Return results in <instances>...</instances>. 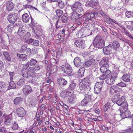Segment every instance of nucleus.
Wrapping results in <instances>:
<instances>
[{
	"instance_id": "20",
	"label": "nucleus",
	"mask_w": 133,
	"mask_h": 133,
	"mask_svg": "<svg viewBox=\"0 0 133 133\" xmlns=\"http://www.w3.org/2000/svg\"><path fill=\"white\" fill-rule=\"evenodd\" d=\"M76 83H75L71 82L68 88V90L70 91H69V92H71V91L72 92H73V90L75 89L76 86Z\"/></svg>"
},
{
	"instance_id": "12",
	"label": "nucleus",
	"mask_w": 133,
	"mask_h": 133,
	"mask_svg": "<svg viewBox=\"0 0 133 133\" xmlns=\"http://www.w3.org/2000/svg\"><path fill=\"white\" fill-rule=\"evenodd\" d=\"M100 65L101 66L100 70L102 73L105 74L106 76H108L110 73V71L107 69V68L108 67H107L106 66L103 65Z\"/></svg>"
},
{
	"instance_id": "23",
	"label": "nucleus",
	"mask_w": 133,
	"mask_h": 133,
	"mask_svg": "<svg viewBox=\"0 0 133 133\" xmlns=\"http://www.w3.org/2000/svg\"><path fill=\"white\" fill-rule=\"evenodd\" d=\"M22 99L20 97L16 98L14 100V103L16 105H19L21 104L22 101Z\"/></svg>"
},
{
	"instance_id": "21",
	"label": "nucleus",
	"mask_w": 133,
	"mask_h": 133,
	"mask_svg": "<svg viewBox=\"0 0 133 133\" xmlns=\"http://www.w3.org/2000/svg\"><path fill=\"white\" fill-rule=\"evenodd\" d=\"M119 90V88L117 85H114L112 86L110 89V92L111 94Z\"/></svg>"
},
{
	"instance_id": "45",
	"label": "nucleus",
	"mask_w": 133,
	"mask_h": 133,
	"mask_svg": "<svg viewBox=\"0 0 133 133\" xmlns=\"http://www.w3.org/2000/svg\"><path fill=\"white\" fill-rule=\"evenodd\" d=\"M25 84V79H20L17 83L18 85L21 86Z\"/></svg>"
},
{
	"instance_id": "48",
	"label": "nucleus",
	"mask_w": 133,
	"mask_h": 133,
	"mask_svg": "<svg viewBox=\"0 0 133 133\" xmlns=\"http://www.w3.org/2000/svg\"><path fill=\"white\" fill-rule=\"evenodd\" d=\"M57 15L58 17H60L63 14V12L62 11L60 10H57L56 11Z\"/></svg>"
},
{
	"instance_id": "24",
	"label": "nucleus",
	"mask_w": 133,
	"mask_h": 133,
	"mask_svg": "<svg viewBox=\"0 0 133 133\" xmlns=\"http://www.w3.org/2000/svg\"><path fill=\"white\" fill-rule=\"evenodd\" d=\"M74 62L75 65L76 67L79 66L81 64L80 59L79 57H76L74 59Z\"/></svg>"
},
{
	"instance_id": "41",
	"label": "nucleus",
	"mask_w": 133,
	"mask_h": 133,
	"mask_svg": "<svg viewBox=\"0 0 133 133\" xmlns=\"http://www.w3.org/2000/svg\"><path fill=\"white\" fill-rule=\"evenodd\" d=\"M77 12H74L72 15L71 18H72L74 20H76L78 18V17L79 16V14L77 13Z\"/></svg>"
},
{
	"instance_id": "11",
	"label": "nucleus",
	"mask_w": 133,
	"mask_h": 133,
	"mask_svg": "<svg viewBox=\"0 0 133 133\" xmlns=\"http://www.w3.org/2000/svg\"><path fill=\"white\" fill-rule=\"evenodd\" d=\"M110 59L108 57L104 58L99 62V65L106 66L107 67H108Z\"/></svg>"
},
{
	"instance_id": "15",
	"label": "nucleus",
	"mask_w": 133,
	"mask_h": 133,
	"mask_svg": "<svg viewBox=\"0 0 133 133\" xmlns=\"http://www.w3.org/2000/svg\"><path fill=\"white\" fill-rule=\"evenodd\" d=\"M21 74L22 76L25 78H29L30 77H32L33 76L31 75L30 74H29L28 72L26 71V69L25 68H23L21 71Z\"/></svg>"
},
{
	"instance_id": "32",
	"label": "nucleus",
	"mask_w": 133,
	"mask_h": 133,
	"mask_svg": "<svg viewBox=\"0 0 133 133\" xmlns=\"http://www.w3.org/2000/svg\"><path fill=\"white\" fill-rule=\"evenodd\" d=\"M85 69L84 67H83L80 68L78 71V75L79 77H83L84 75Z\"/></svg>"
},
{
	"instance_id": "26",
	"label": "nucleus",
	"mask_w": 133,
	"mask_h": 133,
	"mask_svg": "<svg viewBox=\"0 0 133 133\" xmlns=\"http://www.w3.org/2000/svg\"><path fill=\"white\" fill-rule=\"evenodd\" d=\"M69 103L73 104L75 103L77 101V98H76V96L74 94L69 97Z\"/></svg>"
},
{
	"instance_id": "49",
	"label": "nucleus",
	"mask_w": 133,
	"mask_h": 133,
	"mask_svg": "<svg viewBox=\"0 0 133 133\" xmlns=\"http://www.w3.org/2000/svg\"><path fill=\"white\" fill-rule=\"evenodd\" d=\"M103 83V81L97 82L96 83L95 86L101 88Z\"/></svg>"
},
{
	"instance_id": "10",
	"label": "nucleus",
	"mask_w": 133,
	"mask_h": 133,
	"mask_svg": "<svg viewBox=\"0 0 133 133\" xmlns=\"http://www.w3.org/2000/svg\"><path fill=\"white\" fill-rule=\"evenodd\" d=\"M112 49L111 44H109L107 46L103 48V52L104 55H109L111 53V49Z\"/></svg>"
},
{
	"instance_id": "18",
	"label": "nucleus",
	"mask_w": 133,
	"mask_h": 133,
	"mask_svg": "<svg viewBox=\"0 0 133 133\" xmlns=\"http://www.w3.org/2000/svg\"><path fill=\"white\" fill-rule=\"evenodd\" d=\"M57 82L60 86L64 87L67 83V81L63 78H59L57 79Z\"/></svg>"
},
{
	"instance_id": "61",
	"label": "nucleus",
	"mask_w": 133,
	"mask_h": 133,
	"mask_svg": "<svg viewBox=\"0 0 133 133\" xmlns=\"http://www.w3.org/2000/svg\"><path fill=\"white\" fill-rule=\"evenodd\" d=\"M39 42L38 40H35L33 44L35 46H38L39 45Z\"/></svg>"
},
{
	"instance_id": "22",
	"label": "nucleus",
	"mask_w": 133,
	"mask_h": 133,
	"mask_svg": "<svg viewBox=\"0 0 133 133\" xmlns=\"http://www.w3.org/2000/svg\"><path fill=\"white\" fill-rule=\"evenodd\" d=\"M30 19V17L28 14L25 13L22 15V20L25 23L28 22Z\"/></svg>"
},
{
	"instance_id": "4",
	"label": "nucleus",
	"mask_w": 133,
	"mask_h": 133,
	"mask_svg": "<svg viewBox=\"0 0 133 133\" xmlns=\"http://www.w3.org/2000/svg\"><path fill=\"white\" fill-rule=\"evenodd\" d=\"M7 19L10 23H14L18 19V14L16 13H10L9 14Z\"/></svg>"
},
{
	"instance_id": "3",
	"label": "nucleus",
	"mask_w": 133,
	"mask_h": 133,
	"mask_svg": "<svg viewBox=\"0 0 133 133\" xmlns=\"http://www.w3.org/2000/svg\"><path fill=\"white\" fill-rule=\"evenodd\" d=\"M62 69L65 76H70L72 75V70L69 64H64L62 66Z\"/></svg>"
},
{
	"instance_id": "40",
	"label": "nucleus",
	"mask_w": 133,
	"mask_h": 133,
	"mask_svg": "<svg viewBox=\"0 0 133 133\" xmlns=\"http://www.w3.org/2000/svg\"><path fill=\"white\" fill-rule=\"evenodd\" d=\"M26 71L28 72L29 74H30L31 75L33 76V73H34V71L33 67H30L26 69Z\"/></svg>"
},
{
	"instance_id": "63",
	"label": "nucleus",
	"mask_w": 133,
	"mask_h": 133,
	"mask_svg": "<svg viewBox=\"0 0 133 133\" xmlns=\"http://www.w3.org/2000/svg\"><path fill=\"white\" fill-rule=\"evenodd\" d=\"M34 31L35 32V33L36 34V35L37 37L39 38V37L41 36V32L40 31V32H39L38 31H35L34 30Z\"/></svg>"
},
{
	"instance_id": "13",
	"label": "nucleus",
	"mask_w": 133,
	"mask_h": 133,
	"mask_svg": "<svg viewBox=\"0 0 133 133\" xmlns=\"http://www.w3.org/2000/svg\"><path fill=\"white\" fill-rule=\"evenodd\" d=\"M91 99V96L90 95L86 96L84 98L83 100L81 103V104L82 106H85L89 102Z\"/></svg>"
},
{
	"instance_id": "28",
	"label": "nucleus",
	"mask_w": 133,
	"mask_h": 133,
	"mask_svg": "<svg viewBox=\"0 0 133 133\" xmlns=\"http://www.w3.org/2000/svg\"><path fill=\"white\" fill-rule=\"evenodd\" d=\"M123 81L125 82H129L130 80V76L128 74L124 75L122 77Z\"/></svg>"
},
{
	"instance_id": "7",
	"label": "nucleus",
	"mask_w": 133,
	"mask_h": 133,
	"mask_svg": "<svg viewBox=\"0 0 133 133\" xmlns=\"http://www.w3.org/2000/svg\"><path fill=\"white\" fill-rule=\"evenodd\" d=\"M16 111L18 116L21 117H24L26 113L24 109L21 107H18L16 109Z\"/></svg>"
},
{
	"instance_id": "39",
	"label": "nucleus",
	"mask_w": 133,
	"mask_h": 133,
	"mask_svg": "<svg viewBox=\"0 0 133 133\" xmlns=\"http://www.w3.org/2000/svg\"><path fill=\"white\" fill-rule=\"evenodd\" d=\"M16 87V84L14 81H11L9 82V86L8 89L15 88Z\"/></svg>"
},
{
	"instance_id": "14",
	"label": "nucleus",
	"mask_w": 133,
	"mask_h": 133,
	"mask_svg": "<svg viewBox=\"0 0 133 133\" xmlns=\"http://www.w3.org/2000/svg\"><path fill=\"white\" fill-rule=\"evenodd\" d=\"M125 96H122L118 99L116 103L118 106H121L123 104H124L123 107H124L125 106V103H127L126 102H125Z\"/></svg>"
},
{
	"instance_id": "59",
	"label": "nucleus",
	"mask_w": 133,
	"mask_h": 133,
	"mask_svg": "<svg viewBox=\"0 0 133 133\" xmlns=\"http://www.w3.org/2000/svg\"><path fill=\"white\" fill-rule=\"evenodd\" d=\"M118 86L122 87H124L126 86V84L123 82H121L118 84Z\"/></svg>"
},
{
	"instance_id": "35",
	"label": "nucleus",
	"mask_w": 133,
	"mask_h": 133,
	"mask_svg": "<svg viewBox=\"0 0 133 133\" xmlns=\"http://www.w3.org/2000/svg\"><path fill=\"white\" fill-rule=\"evenodd\" d=\"M37 103V101L36 99H33L30 101L29 104V105L31 107H34L36 105Z\"/></svg>"
},
{
	"instance_id": "25",
	"label": "nucleus",
	"mask_w": 133,
	"mask_h": 133,
	"mask_svg": "<svg viewBox=\"0 0 133 133\" xmlns=\"http://www.w3.org/2000/svg\"><path fill=\"white\" fill-rule=\"evenodd\" d=\"M12 119L11 114L6 116L5 117V122L6 125L9 124Z\"/></svg>"
},
{
	"instance_id": "17",
	"label": "nucleus",
	"mask_w": 133,
	"mask_h": 133,
	"mask_svg": "<svg viewBox=\"0 0 133 133\" xmlns=\"http://www.w3.org/2000/svg\"><path fill=\"white\" fill-rule=\"evenodd\" d=\"M14 4L11 1L7 2L6 4V8L8 11H11L14 8Z\"/></svg>"
},
{
	"instance_id": "5",
	"label": "nucleus",
	"mask_w": 133,
	"mask_h": 133,
	"mask_svg": "<svg viewBox=\"0 0 133 133\" xmlns=\"http://www.w3.org/2000/svg\"><path fill=\"white\" fill-rule=\"evenodd\" d=\"M72 11H76L79 13L81 12L83 10L81 3L78 2H76L71 6Z\"/></svg>"
},
{
	"instance_id": "50",
	"label": "nucleus",
	"mask_w": 133,
	"mask_h": 133,
	"mask_svg": "<svg viewBox=\"0 0 133 133\" xmlns=\"http://www.w3.org/2000/svg\"><path fill=\"white\" fill-rule=\"evenodd\" d=\"M27 46L26 44H25L22 46L20 50V51L23 52L25 51L27 48Z\"/></svg>"
},
{
	"instance_id": "57",
	"label": "nucleus",
	"mask_w": 133,
	"mask_h": 133,
	"mask_svg": "<svg viewBox=\"0 0 133 133\" xmlns=\"http://www.w3.org/2000/svg\"><path fill=\"white\" fill-rule=\"evenodd\" d=\"M107 76H106L105 74H104L103 75L99 77V78L100 79L103 80H104L106 78V77Z\"/></svg>"
},
{
	"instance_id": "2",
	"label": "nucleus",
	"mask_w": 133,
	"mask_h": 133,
	"mask_svg": "<svg viewBox=\"0 0 133 133\" xmlns=\"http://www.w3.org/2000/svg\"><path fill=\"white\" fill-rule=\"evenodd\" d=\"M93 44L97 48H102L104 46V41L101 36L97 35L94 39Z\"/></svg>"
},
{
	"instance_id": "38",
	"label": "nucleus",
	"mask_w": 133,
	"mask_h": 133,
	"mask_svg": "<svg viewBox=\"0 0 133 133\" xmlns=\"http://www.w3.org/2000/svg\"><path fill=\"white\" fill-rule=\"evenodd\" d=\"M111 105L109 103H107L103 107V109L104 111H106L111 107Z\"/></svg>"
},
{
	"instance_id": "44",
	"label": "nucleus",
	"mask_w": 133,
	"mask_h": 133,
	"mask_svg": "<svg viewBox=\"0 0 133 133\" xmlns=\"http://www.w3.org/2000/svg\"><path fill=\"white\" fill-rule=\"evenodd\" d=\"M18 128V126L16 122L15 121L14 122L12 126V129L14 130H17Z\"/></svg>"
},
{
	"instance_id": "9",
	"label": "nucleus",
	"mask_w": 133,
	"mask_h": 133,
	"mask_svg": "<svg viewBox=\"0 0 133 133\" xmlns=\"http://www.w3.org/2000/svg\"><path fill=\"white\" fill-rule=\"evenodd\" d=\"M74 44L76 46L82 49H84L85 47V41L83 40H75L74 41Z\"/></svg>"
},
{
	"instance_id": "6",
	"label": "nucleus",
	"mask_w": 133,
	"mask_h": 133,
	"mask_svg": "<svg viewBox=\"0 0 133 133\" xmlns=\"http://www.w3.org/2000/svg\"><path fill=\"white\" fill-rule=\"evenodd\" d=\"M117 75L116 73H114L112 74L111 76L106 79L105 82L108 84L112 85L114 83L115 78H117Z\"/></svg>"
},
{
	"instance_id": "60",
	"label": "nucleus",
	"mask_w": 133,
	"mask_h": 133,
	"mask_svg": "<svg viewBox=\"0 0 133 133\" xmlns=\"http://www.w3.org/2000/svg\"><path fill=\"white\" fill-rule=\"evenodd\" d=\"M77 112H78L79 114H83L85 111L84 110H81L79 109H77Z\"/></svg>"
},
{
	"instance_id": "34",
	"label": "nucleus",
	"mask_w": 133,
	"mask_h": 133,
	"mask_svg": "<svg viewBox=\"0 0 133 133\" xmlns=\"http://www.w3.org/2000/svg\"><path fill=\"white\" fill-rule=\"evenodd\" d=\"M57 4L59 7L61 9H63L64 6V4L62 0H57Z\"/></svg>"
},
{
	"instance_id": "31",
	"label": "nucleus",
	"mask_w": 133,
	"mask_h": 133,
	"mask_svg": "<svg viewBox=\"0 0 133 133\" xmlns=\"http://www.w3.org/2000/svg\"><path fill=\"white\" fill-rule=\"evenodd\" d=\"M17 57L21 61H24L27 58V56L25 54H17Z\"/></svg>"
},
{
	"instance_id": "1",
	"label": "nucleus",
	"mask_w": 133,
	"mask_h": 133,
	"mask_svg": "<svg viewBox=\"0 0 133 133\" xmlns=\"http://www.w3.org/2000/svg\"><path fill=\"white\" fill-rule=\"evenodd\" d=\"M90 81L87 78H84L80 82L79 88L81 91L84 93L89 88Z\"/></svg>"
},
{
	"instance_id": "36",
	"label": "nucleus",
	"mask_w": 133,
	"mask_h": 133,
	"mask_svg": "<svg viewBox=\"0 0 133 133\" xmlns=\"http://www.w3.org/2000/svg\"><path fill=\"white\" fill-rule=\"evenodd\" d=\"M91 15L89 13H88L85 14L84 16L83 19L86 21H88L90 19Z\"/></svg>"
},
{
	"instance_id": "62",
	"label": "nucleus",
	"mask_w": 133,
	"mask_h": 133,
	"mask_svg": "<svg viewBox=\"0 0 133 133\" xmlns=\"http://www.w3.org/2000/svg\"><path fill=\"white\" fill-rule=\"evenodd\" d=\"M10 79V81L12 80L13 76L14 75L13 72H10L9 73Z\"/></svg>"
},
{
	"instance_id": "58",
	"label": "nucleus",
	"mask_w": 133,
	"mask_h": 133,
	"mask_svg": "<svg viewBox=\"0 0 133 133\" xmlns=\"http://www.w3.org/2000/svg\"><path fill=\"white\" fill-rule=\"evenodd\" d=\"M4 64L2 61L0 60V71H2V69L4 67Z\"/></svg>"
},
{
	"instance_id": "8",
	"label": "nucleus",
	"mask_w": 133,
	"mask_h": 133,
	"mask_svg": "<svg viewBox=\"0 0 133 133\" xmlns=\"http://www.w3.org/2000/svg\"><path fill=\"white\" fill-rule=\"evenodd\" d=\"M23 91L25 95L27 96L32 91V90L30 86L26 85L24 86Z\"/></svg>"
},
{
	"instance_id": "64",
	"label": "nucleus",
	"mask_w": 133,
	"mask_h": 133,
	"mask_svg": "<svg viewBox=\"0 0 133 133\" xmlns=\"http://www.w3.org/2000/svg\"><path fill=\"white\" fill-rule=\"evenodd\" d=\"M59 21L58 20H57L55 23V27L56 28V29H58V28H59L60 27V26L59 25H58V23Z\"/></svg>"
},
{
	"instance_id": "56",
	"label": "nucleus",
	"mask_w": 133,
	"mask_h": 133,
	"mask_svg": "<svg viewBox=\"0 0 133 133\" xmlns=\"http://www.w3.org/2000/svg\"><path fill=\"white\" fill-rule=\"evenodd\" d=\"M131 11H127L125 13V15L126 17L130 18L131 17Z\"/></svg>"
},
{
	"instance_id": "33",
	"label": "nucleus",
	"mask_w": 133,
	"mask_h": 133,
	"mask_svg": "<svg viewBox=\"0 0 133 133\" xmlns=\"http://www.w3.org/2000/svg\"><path fill=\"white\" fill-rule=\"evenodd\" d=\"M3 54L6 59L8 61H10L11 60V58L9 55V53L7 51H4Z\"/></svg>"
},
{
	"instance_id": "52",
	"label": "nucleus",
	"mask_w": 133,
	"mask_h": 133,
	"mask_svg": "<svg viewBox=\"0 0 133 133\" xmlns=\"http://www.w3.org/2000/svg\"><path fill=\"white\" fill-rule=\"evenodd\" d=\"M118 99L116 97V96H114L111 99V101L112 102L115 103H116L117 102Z\"/></svg>"
},
{
	"instance_id": "16",
	"label": "nucleus",
	"mask_w": 133,
	"mask_h": 133,
	"mask_svg": "<svg viewBox=\"0 0 133 133\" xmlns=\"http://www.w3.org/2000/svg\"><path fill=\"white\" fill-rule=\"evenodd\" d=\"M95 63V60L93 59H91L86 61L84 64V65L87 67H91Z\"/></svg>"
},
{
	"instance_id": "46",
	"label": "nucleus",
	"mask_w": 133,
	"mask_h": 133,
	"mask_svg": "<svg viewBox=\"0 0 133 133\" xmlns=\"http://www.w3.org/2000/svg\"><path fill=\"white\" fill-rule=\"evenodd\" d=\"M124 33L127 36H128L129 37L131 38L132 39H133V37L132 36L130 35V33L128 32V31H126L125 30V29L124 28Z\"/></svg>"
},
{
	"instance_id": "47",
	"label": "nucleus",
	"mask_w": 133,
	"mask_h": 133,
	"mask_svg": "<svg viewBox=\"0 0 133 133\" xmlns=\"http://www.w3.org/2000/svg\"><path fill=\"white\" fill-rule=\"evenodd\" d=\"M68 19L67 17L65 15H63L61 18V20L63 23L66 22Z\"/></svg>"
},
{
	"instance_id": "51",
	"label": "nucleus",
	"mask_w": 133,
	"mask_h": 133,
	"mask_svg": "<svg viewBox=\"0 0 133 133\" xmlns=\"http://www.w3.org/2000/svg\"><path fill=\"white\" fill-rule=\"evenodd\" d=\"M34 69V72H35L36 71H37L39 70L40 68L39 66L38 65H36L33 67Z\"/></svg>"
},
{
	"instance_id": "30",
	"label": "nucleus",
	"mask_w": 133,
	"mask_h": 133,
	"mask_svg": "<svg viewBox=\"0 0 133 133\" xmlns=\"http://www.w3.org/2000/svg\"><path fill=\"white\" fill-rule=\"evenodd\" d=\"M112 45L113 48L115 50L118 49L119 47V44L118 42L116 41H114L112 43Z\"/></svg>"
},
{
	"instance_id": "42",
	"label": "nucleus",
	"mask_w": 133,
	"mask_h": 133,
	"mask_svg": "<svg viewBox=\"0 0 133 133\" xmlns=\"http://www.w3.org/2000/svg\"><path fill=\"white\" fill-rule=\"evenodd\" d=\"M29 62L30 65L32 66L35 65L37 62V61L35 59L32 58Z\"/></svg>"
},
{
	"instance_id": "27",
	"label": "nucleus",
	"mask_w": 133,
	"mask_h": 133,
	"mask_svg": "<svg viewBox=\"0 0 133 133\" xmlns=\"http://www.w3.org/2000/svg\"><path fill=\"white\" fill-rule=\"evenodd\" d=\"M117 112L118 113H120L119 114L122 118H126L125 112L124 111V110L122 109L118 110L117 111Z\"/></svg>"
},
{
	"instance_id": "29",
	"label": "nucleus",
	"mask_w": 133,
	"mask_h": 133,
	"mask_svg": "<svg viewBox=\"0 0 133 133\" xmlns=\"http://www.w3.org/2000/svg\"><path fill=\"white\" fill-rule=\"evenodd\" d=\"M88 5L91 7L96 9L95 7L96 6H98L99 5L98 2H96L94 1H90L88 3Z\"/></svg>"
},
{
	"instance_id": "54",
	"label": "nucleus",
	"mask_w": 133,
	"mask_h": 133,
	"mask_svg": "<svg viewBox=\"0 0 133 133\" xmlns=\"http://www.w3.org/2000/svg\"><path fill=\"white\" fill-rule=\"evenodd\" d=\"M31 35L30 33L29 32H28L26 34L25 37V39L26 41L28 40V39L30 37Z\"/></svg>"
},
{
	"instance_id": "55",
	"label": "nucleus",
	"mask_w": 133,
	"mask_h": 133,
	"mask_svg": "<svg viewBox=\"0 0 133 133\" xmlns=\"http://www.w3.org/2000/svg\"><path fill=\"white\" fill-rule=\"evenodd\" d=\"M25 8H29L30 9H32L33 8L34 9L37 10V8L35 7L34 8L32 5H24Z\"/></svg>"
},
{
	"instance_id": "37",
	"label": "nucleus",
	"mask_w": 133,
	"mask_h": 133,
	"mask_svg": "<svg viewBox=\"0 0 133 133\" xmlns=\"http://www.w3.org/2000/svg\"><path fill=\"white\" fill-rule=\"evenodd\" d=\"M24 31V29L22 27H19L17 32V34L20 36H22L23 35Z\"/></svg>"
},
{
	"instance_id": "19",
	"label": "nucleus",
	"mask_w": 133,
	"mask_h": 133,
	"mask_svg": "<svg viewBox=\"0 0 133 133\" xmlns=\"http://www.w3.org/2000/svg\"><path fill=\"white\" fill-rule=\"evenodd\" d=\"M125 106L123 107L122 109H123V110H124V111H125V114L126 116L125 117L126 118L130 116V112L128 110V104L127 103H125Z\"/></svg>"
},
{
	"instance_id": "53",
	"label": "nucleus",
	"mask_w": 133,
	"mask_h": 133,
	"mask_svg": "<svg viewBox=\"0 0 133 133\" xmlns=\"http://www.w3.org/2000/svg\"><path fill=\"white\" fill-rule=\"evenodd\" d=\"M5 86V83L3 81H0V89H2Z\"/></svg>"
},
{
	"instance_id": "43",
	"label": "nucleus",
	"mask_w": 133,
	"mask_h": 133,
	"mask_svg": "<svg viewBox=\"0 0 133 133\" xmlns=\"http://www.w3.org/2000/svg\"><path fill=\"white\" fill-rule=\"evenodd\" d=\"M101 88L95 86L94 89V92L96 94H98L100 93Z\"/></svg>"
}]
</instances>
